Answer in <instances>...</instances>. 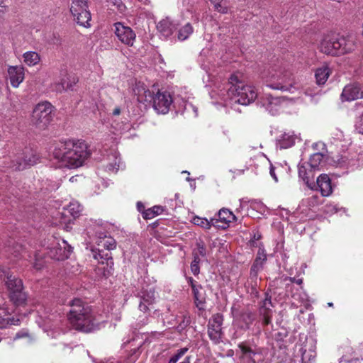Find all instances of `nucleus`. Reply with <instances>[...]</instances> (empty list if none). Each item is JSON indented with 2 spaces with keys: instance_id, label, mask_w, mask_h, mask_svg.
I'll return each instance as SVG.
<instances>
[{
  "instance_id": "obj_30",
  "label": "nucleus",
  "mask_w": 363,
  "mask_h": 363,
  "mask_svg": "<svg viewBox=\"0 0 363 363\" xmlns=\"http://www.w3.org/2000/svg\"><path fill=\"white\" fill-rule=\"evenodd\" d=\"M20 320L13 317H9V311L6 308L0 307V328H6L8 325H17L19 324Z\"/></svg>"
},
{
  "instance_id": "obj_62",
  "label": "nucleus",
  "mask_w": 363,
  "mask_h": 363,
  "mask_svg": "<svg viewBox=\"0 0 363 363\" xmlns=\"http://www.w3.org/2000/svg\"><path fill=\"white\" fill-rule=\"evenodd\" d=\"M121 112V110L119 107H116L113 111V116H119Z\"/></svg>"
},
{
  "instance_id": "obj_21",
  "label": "nucleus",
  "mask_w": 363,
  "mask_h": 363,
  "mask_svg": "<svg viewBox=\"0 0 363 363\" xmlns=\"http://www.w3.org/2000/svg\"><path fill=\"white\" fill-rule=\"evenodd\" d=\"M39 157L36 153L33 151H30L26 153V156L23 159H18L13 161L12 167L16 170H23L26 168L27 166H32L37 163Z\"/></svg>"
},
{
  "instance_id": "obj_5",
  "label": "nucleus",
  "mask_w": 363,
  "mask_h": 363,
  "mask_svg": "<svg viewBox=\"0 0 363 363\" xmlns=\"http://www.w3.org/2000/svg\"><path fill=\"white\" fill-rule=\"evenodd\" d=\"M86 231L89 238L97 245L98 247L108 251L116 248V240L108 235L102 220L91 219L87 224Z\"/></svg>"
},
{
  "instance_id": "obj_19",
  "label": "nucleus",
  "mask_w": 363,
  "mask_h": 363,
  "mask_svg": "<svg viewBox=\"0 0 363 363\" xmlns=\"http://www.w3.org/2000/svg\"><path fill=\"white\" fill-rule=\"evenodd\" d=\"M91 255L94 259H96L99 263L102 264H106L107 265V272L108 274L111 273L113 267V260L111 257V253L106 250L105 251L102 248H91Z\"/></svg>"
},
{
  "instance_id": "obj_46",
  "label": "nucleus",
  "mask_w": 363,
  "mask_h": 363,
  "mask_svg": "<svg viewBox=\"0 0 363 363\" xmlns=\"http://www.w3.org/2000/svg\"><path fill=\"white\" fill-rule=\"evenodd\" d=\"M262 314V323L263 325H268L271 323L272 311H260Z\"/></svg>"
},
{
  "instance_id": "obj_48",
  "label": "nucleus",
  "mask_w": 363,
  "mask_h": 363,
  "mask_svg": "<svg viewBox=\"0 0 363 363\" xmlns=\"http://www.w3.org/2000/svg\"><path fill=\"white\" fill-rule=\"evenodd\" d=\"M263 269L262 267L259 265L253 264L250 268V278L252 279H257L258 273Z\"/></svg>"
},
{
  "instance_id": "obj_43",
  "label": "nucleus",
  "mask_w": 363,
  "mask_h": 363,
  "mask_svg": "<svg viewBox=\"0 0 363 363\" xmlns=\"http://www.w3.org/2000/svg\"><path fill=\"white\" fill-rule=\"evenodd\" d=\"M272 306V303L271 296H269L268 293H266L265 298L263 301V303H262V308L260 309V311H271V309L269 308Z\"/></svg>"
},
{
  "instance_id": "obj_49",
  "label": "nucleus",
  "mask_w": 363,
  "mask_h": 363,
  "mask_svg": "<svg viewBox=\"0 0 363 363\" xmlns=\"http://www.w3.org/2000/svg\"><path fill=\"white\" fill-rule=\"evenodd\" d=\"M263 269L262 267L259 265L253 264L250 268V278L252 279H257L258 273Z\"/></svg>"
},
{
  "instance_id": "obj_64",
  "label": "nucleus",
  "mask_w": 363,
  "mask_h": 363,
  "mask_svg": "<svg viewBox=\"0 0 363 363\" xmlns=\"http://www.w3.org/2000/svg\"><path fill=\"white\" fill-rule=\"evenodd\" d=\"M243 207V199H240V206L239 208H238L235 211L236 213H239L240 211V210Z\"/></svg>"
},
{
  "instance_id": "obj_11",
  "label": "nucleus",
  "mask_w": 363,
  "mask_h": 363,
  "mask_svg": "<svg viewBox=\"0 0 363 363\" xmlns=\"http://www.w3.org/2000/svg\"><path fill=\"white\" fill-rule=\"evenodd\" d=\"M72 247L65 240H58L52 238L51 245L48 247V255L55 260H64L69 258Z\"/></svg>"
},
{
  "instance_id": "obj_12",
  "label": "nucleus",
  "mask_w": 363,
  "mask_h": 363,
  "mask_svg": "<svg viewBox=\"0 0 363 363\" xmlns=\"http://www.w3.org/2000/svg\"><path fill=\"white\" fill-rule=\"evenodd\" d=\"M223 316L220 313L213 315L208 323V335L210 340L215 344L222 342L223 330L222 325Z\"/></svg>"
},
{
  "instance_id": "obj_34",
  "label": "nucleus",
  "mask_w": 363,
  "mask_h": 363,
  "mask_svg": "<svg viewBox=\"0 0 363 363\" xmlns=\"http://www.w3.org/2000/svg\"><path fill=\"white\" fill-rule=\"evenodd\" d=\"M191 289L196 306L203 304L205 303V294L202 286L201 284L193 286Z\"/></svg>"
},
{
  "instance_id": "obj_24",
  "label": "nucleus",
  "mask_w": 363,
  "mask_h": 363,
  "mask_svg": "<svg viewBox=\"0 0 363 363\" xmlns=\"http://www.w3.org/2000/svg\"><path fill=\"white\" fill-rule=\"evenodd\" d=\"M119 153L113 149L110 150V152L106 155L107 164L106 169L108 172L116 173L122 165Z\"/></svg>"
},
{
  "instance_id": "obj_58",
  "label": "nucleus",
  "mask_w": 363,
  "mask_h": 363,
  "mask_svg": "<svg viewBox=\"0 0 363 363\" xmlns=\"http://www.w3.org/2000/svg\"><path fill=\"white\" fill-rule=\"evenodd\" d=\"M280 363H298L296 359H292L289 357H286L284 360L281 361Z\"/></svg>"
},
{
  "instance_id": "obj_38",
  "label": "nucleus",
  "mask_w": 363,
  "mask_h": 363,
  "mask_svg": "<svg viewBox=\"0 0 363 363\" xmlns=\"http://www.w3.org/2000/svg\"><path fill=\"white\" fill-rule=\"evenodd\" d=\"M266 261L267 254L265 252L264 247L262 245L261 247H259V250L256 258L254 260L253 264L259 265L263 267Z\"/></svg>"
},
{
  "instance_id": "obj_8",
  "label": "nucleus",
  "mask_w": 363,
  "mask_h": 363,
  "mask_svg": "<svg viewBox=\"0 0 363 363\" xmlns=\"http://www.w3.org/2000/svg\"><path fill=\"white\" fill-rule=\"evenodd\" d=\"M53 106L44 101L35 106L33 111L32 121L39 128H45L53 118Z\"/></svg>"
},
{
  "instance_id": "obj_31",
  "label": "nucleus",
  "mask_w": 363,
  "mask_h": 363,
  "mask_svg": "<svg viewBox=\"0 0 363 363\" xmlns=\"http://www.w3.org/2000/svg\"><path fill=\"white\" fill-rule=\"evenodd\" d=\"M323 159V152H315L311 156L309 162L307 164L313 171L320 170L324 165Z\"/></svg>"
},
{
  "instance_id": "obj_44",
  "label": "nucleus",
  "mask_w": 363,
  "mask_h": 363,
  "mask_svg": "<svg viewBox=\"0 0 363 363\" xmlns=\"http://www.w3.org/2000/svg\"><path fill=\"white\" fill-rule=\"evenodd\" d=\"M286 279H289L291 282L290 284H286V291L288 295L289 294V291L292 289L293 283H296L301 286L303 283L302 279H296L295 277H289Z\"/></svg>"
},
{
  "instance_id": "obj_13",
  "label": "nucleus",
  "mask_w": 363,
  "mask_h": 363,
  "mask_svg": "<svg viewBox=\"0 0 363 363\" xmlns=\"http://www.w3.org/2000/svg\"><path fill=\"white\" fill-rule=\"evenodd\" d=\"M299 352L301 356L302 363H312L316 357L315 340L312 337H305L304 341L300 339Z\"/></svg>"
},
{
  "instance_id": "obj_23",
  "label": "nucleus",
  "mask_w": 363,
  "mask_h": 363,
  "mask_svg": "<svg viewBox=\"0 0 363 363\" xmlns=\"http://www.w3.org/2000/svg\"><path fill=\"white\" fill-rule=\"evenodd\" d=\"M296 138L297 136L293 131L284 132L277 138L276 146L281 150L289 148L295 144Z\"/></svg>"
},
{
  "instance_id": "obj_29",
  "label": "nucleus",
  "mask_w": 363,
  "mask_h": 363,
  "mask_svg": "<svg viewBox=\"0 0 363 363\" xmlns=\"http://www.w3.org/2000/svg\"><path fill=\"white\" fill-rule=\"evenodd\" d=\"M218 221L219 220L225 225V226H223V228L228 226L230 223L235 222L238 220L237 216L228 208H223L218 211Z\"/></svg>"
},
{
  "instance_id": "obj_51",
  "label": "nucleus",
  "mask_w": 363,
  "mask_h": 363,
  "mask_svg": "<svg viewBox=\"0 0 363 363\" xmlns=\"http://www.w3.org/2000/svg\"><path fill=\"white\" fill-rule=\"evenodd\" d=\"M313 148L315 150H318V152H325V145L322 142H318L313 144Z\"/></svg>"
},
{
  "instance_id": "obj_16",
  "label": "nucleus",
  "mask_w": 363,
  "mask_h": 363,
  "mask_svg": "<svg viewBox=\"0 0 363 363\" xmlns=\"http://www.w3.org/2000/svg\"><path fill=\"white\" fill-rule=\"evenodd\" d=\"M138 296L140 298L139 309L146 313L149 311V306L155 302V289L153 287L147 289L143 287Z\"/></svg>"
},
{
  "instance_id": "obj_59",
  "label": "nucleus",
  "mask_w": 363,
  "mask_h": 363,
  "mask_svg": "<svg viewBox=\"0 0 363 363\" xmlns=\"http://www.w3.org/2000/svg\"><path fill=\"white\" fill-rule=\"evenodd\" d=\"M137 208H138V211H140L142 213L144 211H145L143 203L140 201H138L137 203Z\"/></svg>"
},
{
  "instance_id": "obj_45",
  "label": "nucleus",
  "mask_w": 363,
  "mask_h": 363,
  "mask_svg": "<svg viewBox=\"0 0 363 363\" xmlns=\"http://www.w3.org/2000/svg\"><path fill=\"white\" fill-rule=\"evenodd\" d=\"M191 323L190 317L186 315H182V320L180 321L179 325H177V329L179 331H182L184 330Z\"/></svg>"
},
{
  "instance_id": "obj_25",
  "label": "nucleus",
  "mask_w": 363,
  "mask_h": 363,
  "mask_svg": "<svg viewBox=\"0 0 363 363\" xmlns=\"http://www.w3.org/2000/svg\"><path fill=\"white\" fill-rule=\"evenodd\" d=\"M255 319V314L252 313L249 310L242 311L236 321L238 322V326L243 330H247L250 328L252 323Z\"/></svg>"
},
{
  "instance_id": "obj_52",
  "label": "nucleus",
  "mask_w": 363,
  "mask_h": 363,
  "mask_svg": "<svg viewBox=\"0 0 363 363\" xmlns=\"http://www.w3.org/2000/svg\"><path fill=\"white\" fill-rule=\"evenodd\" d=\"M184 110L186 111H190L191 110L194 112V116L196 117L198 116L197 108L190 103L185 102Z\"/></svg>"
},
{
  "instance_id": "obj_17",
  "label": "nucleus",
  "mask_w": 363,
  "mask_h": 363,
  "mask_svg": "<svg viewBox=\"0 0 363 363\" xmlns=\"http://www.w3.org/2000/svg\"><path fill=\"white\" fill-rule=\"evenodd\" d=\"M362 98H363V91L358 83L346 85L341 94L342 101H352Z\"/></svg>"
},
{
  "instance_id": "obj_63",
  "label": "nucleus",
  "mask_w": 363,
  "mask_h": 363,
  "mask_svg": "<svg viewBox=\"0 0 363 363\" xmlns=\"http://www.w3.org/2000/svg\"><path fill=\"white\" fill-rule=\"evenodd\" d=\"M21 246H19L17 250H13V252H12V254L14 255V257H17L19 255H20V250L19 249H21Z\"/></svg>"
},
{
  "instance_id": "obj_36",
  "label": "nucleus",
  "mask_w": 363,
  "mask_h": 363,
  "mask_svg": "<svg viewBox=\"0 0 363 363\" xmlns=\"http://www.w3.org/2000/svg\"><path fill=\"white\" fill-rule=\"evenodd\" d=\"M164 208L160 206H155L152 208H148L143 212V217L144 219H152L156 216H158L162 213Z\"/></svg>"
},
{
  "instance_id": "obj_3",
  "label": "nucleus",
  "mask_w": 363,
  "mask_h": 363,
  "mask_svg": "<svg viewBox=\"0 0 363 363\" xmlns=\"http://www.w3.org/2000/svg\"><path fill=\"white\" fill-rule=\"evenodd\" d=\"M354 47V40L352 36L333 34L322 40L320 49L326 55H340L352 51Z\"/></svg>"
},
{
  "instance_id": "obj_55",
  "label": "nucleus",
  "mask_w": 363,
  "mask_h": 363,
  "mask_svg": "<svg viewBox=\"0 0 363 363\" xmlns=\"http://www.w3.org/2000/svg\"><path fill=\"white\" fill-rule=\"evenodd\" d=\"M269 174L271 175V177L274 179V180L277 182H278V178L275 174V168L273 165L271 164L270 166V169H269Z\"/></svg>"
},
{
  "instance_id": "obj_37",
  "label": "nucleus",
  "mask_w": 363,
  "mask_h": 363,
  "mask_svg": "<svg viewBox=\"0 0 363 363\" xmlns=\"http://www.w3.org/2000/svg\"><path fill=\"white\" fill-rule=\"evenodd\" d=\"M239 347L243 354V356L240 358L239 363H250L252 355H255V353L250 347L246 345H240Z\"/></svg>"
},
{
  "instance_id": "obj_32",
  "label": "nucleus",
  "mask_w": 363,
  "mask_h": 363,
  "mask_svg": "<svg viewBox=\"0 0 363 363\" xmlns=\"http://www.w3.org/2000/svg\"><path fill=\"white\" fill-rule=\"evenodd\" d=\"M330 74V70L328 67L327 66H323L320 68H318L315 70V77L316 79V82L318 85H323L324 84L327 79H328V77Z\"/></svg>"
},
{
  "instance_id": "obj_47",
  "label": "nucleus",
  "mask_w": 363,
  "mask_h": 363,
  "mask_svg": "<svg viewBox=\"0 0 363 363\" xmlns=\"http://www.w3.org/2000/svg\"><path fill=\"white\" fill-rule=\"evenodd\" d=\"M189 350L188 347H182L178 350L171 357L178 362Z\"/></svg>"
},
{
  "instance_id": "obj_9",
  "label": "nucleus",
  "mask_w": 363,
  "mask_h": 363,
  "mask_svg": "<svg viewBox=\"0 0 363 363\" xmlns=\"http://www.w3.org/2000/svg\"><path fill=\"white\" fill-rule=\"evenodd\" d=\"M145 94V101H147V96L152 99V106L157 113L166 114L170 110L173 104V99L169 91H158L152 97L150 91H144Z\"/></svg>"
},
{
  "instance_id": "obj_27",
  "label": "nucleus",
  "mask_w": 363,
  "mask_h": 363,
  "mask_svg": "<svg viewBox=\"0 0 363 363\" xmlns=\"http://www.w3.org/2000/svg\"><path fill=\"white\" fill-rule=\"evenodd\" d=\"M298 177L311 189H313V183H311V178H313V170L309 167L307 163L299 164L298 166Z\"/></svg>"
},
{
  "instance_id": "obj_57",
  "label": "nucleus",
  "mask_w": 363,
  "mask_h": 363,
  "mask_svg": "<svg viewBox=\"0 0 363 363\" xmlns=\"http://www.w3.org/2000/svg\"><path fill=\"white\" fill-rule=\"evenodd\" d=\"M186 280L188 284L191 286V289L193 288V286H196L199 284L195 280H194L192 277H187Z\"/></svg>"
},
{
  "instance_id": "obj_60",
  "label": "nucleus",
  "mask_w": 363,
  "mask_h": 363,
  "mask_svg": "<svg viewBox=\"0 0 363 363\" xmlns=\"http://www.w3.org/2000/svg\"><path fill=\"white\" fill-rule=\"evenodd\" d=\"M261 234L259 232L255 233L251 241L254 242L256 240H259L261 238Z\"/></svg>"
},
{
  "instance_id": "obj_39",
  "label": "nucleus",
  "mask_w": 363,
  "mask_h": 363,
  "mask_svg": "<svg viewBox=\"0 0 363 363\" xmlns=\"http://www.w3.org/2000/svg\"><path fill=\"white\" fill-rule=\"evenodd\" d=\"M67 211L74 218L78 217L82 211V206L77 201L71 202L67 208Z\"/></svg>"
},
{
  "instance_id": "obj_18",
  "label": "nucleus",
  "mask_w": 363,
  "mask_h": 363,
  "mask_svg": "<svg viewBox=\"0 0 363 363\" xmlns=\"http://www.w3.org/2000/svg\"><path fill=\"white\" fill-rule=\"evenodd\" d=\"M160 35L165 39L170 38L174 40L176 30L178 28V23L169 18L162 20L157 26Z\"/></svg>"
},
{
  "instance_id": "obj_50",
  "label": "nucleus",
  "mask_w": 363,
  "mask_h": 363,
  "mask_svg": "<svg viewBox=\"0 0 363 363\" xmlns=\"http://www.w3.org/2000/svg\"><path fill=\"white\" fill-rule=\"evenodd\" d=\"M197 250L196 252L198 253L201 257H205L206 255V249L203 242H198L196 243Z\"/></svg>"
},
{
  "instance_id": "obj_10",
  "label": "nucleus",
  "mask_w": 363,
  "mask_h": 363,
  "mask_svg": "<svg viewBox=\"0 0 363 363\" xmlns=\"http://www.w3.org/2000/svg\"><path fill=\"white\" fill-rule=\"evenodd\" d=\"M86 0H72L70 11L76 22L84 27H89L91 13L88 11Z\"/></svg>"
},
{
  "instance_id": "obj_2",
  "label": "nucleus",
  "mask_w": 363,
  "mask_h": 363,
  "mask_svg": "<svg viewBox=\"0 0 363 363\" xmlns=\"http://www.w3.org/2000/svg\"><path fill=\"white\" fill-rule=\"evenodd\" d=\"M69 306L67 318L75 330L89 333L99 328L103 322L101 315L88 303L80 298H74L70 301Z\"/></svg>"
},
{
  "instance_id": "obj_40",
  "label": "nucleus",
  "mask_w": 363,
  "mask_h": 363,
  "mask_svg": "<svg viewBox=\"0 0 363 363\" xmlns=\"http://www.w3.org/2000/svg\"><path fill=\"white\" fill-rule=\"evenodd\" d=\"M214 5V8L216 11L222 13H226L228 12V4L226 0H210Z\"/></svg>"
},
{
  "instance_id": "obj_4",
  "label": "nucleus",
  "mask_w": 363,
  "mask_h": 363,
  "mask_svg": "<svg viewBox=\"0 0 363 363\" xmlns=\"http://www.w3.org/2000/svg\"><path fill=\"white\" fill-rule=\"evenodd\" d=\"M228 85V97L238 104L248 105L257 97L256 89L251 85L245 84L235 74L230 76Z\"/></svg>"
},
{
  "instance_id": "obj_1",
  "label": "nucleus",
  "mask_w": 363,
  "mask_h": 363,
  "mask_svg": "<svg viewBox=\"0 0 363 363\" xmlns=\"http://www.w3.org/2000/svg\"><path fill=\"white\" fill-rule=\"evenodd\" d=\"M52 154L60 163V167L74 169L83 164L90 155V151L84 140L68 139L58 143Z\"/></svg>"
},
{
  "instance_id": "obj_26",
  "label": "nucleus",
  "mask_w": 363,
  "mask_h": 363,
  "mask_svg": "<svg viewBox=\"0 0 363 363\" xmlns=\"http://www.w3.org/2000/svg\"><path fill=\"white\" fill-rule=\"evenodd\" d=\"M317 185L323 196H328L333 192L331 180L328 174H320L317 178Z\"/></svg>"
},
{
  "instance_id": "obj_33",
  "label": "nucleus",
  "mask_w": 363,
  "mask_h": 363,
  "mask_svg": "<svg viewBox=\"0 0 363 363\" xmlns=\"http://www.w3.org/2000/svg\"><path fill=\"white\" fill-rule=\"evenodd\" d=\"M192 223L194 225L200 226L204 229H210L212 225H218V220H216V218H212L208 220L206 218H201L199 216H194L192 218Z\"/></svg>"
},
{
  "instance_id": "obj_28",
  "label": "nucleus",
  "mask_w": 363,
  "mask_h": 363,
  "mask_svg": "<svg viewBox=\"0 0 363 363\" xmlns=\"http://www.w3.org/2000/svg\"><path fill=\"white\" fill-rule=\"evenodd\" d=\"M194 28L190 23H186L183 26L178 28L176 30L174 40L184 41L187 40L189 36L193 33Z\"/></svg>"
},
{
  "instance_id": "obj_6",
  "label": "nucleus",
  "mask_w": 363,
  "mask_h": 363,
  "mask_svg": "<svg viewBox=\"0 0 363 363\" xmlns=\"http://www.w3.org/2000/svg\"><path fill=\"white\" fill-rule=\"evenodd\" d=\"M0 278L5 281L10 300L16 306L25 304L27 296L23 291L22 280L11 274L9 269L6 267L0 268Z\"/></svg>"
},
{
  "instance_id": "obj_14",
  "label": "nucleus",
  "mask_w": 363,
  "mask_h": 363,
  "mask_svg": "<svg viewBox=\"0 0 363 363\" xmlns=\"http://www.w3.org/2000/svg\"><path fill=\"white\" fill-rule=\"evenodd\" d=\"M257 105L263 108L272 116L279 114L281 109V100L278 97H273L265 94L258 99Z\"/></svg>"
},
{
  "instance_id": "obj_22",
  "label": "nucleus",
  "mask_w": 363,
  "mask_h": 363,
  "mask_svg": "<svg viewBox=\"0 0 363 363\" xmlns=\"http://www.w3.org/2000/svg\"><path fill=\"white\" fill-rule=\"evenodd\" d=\"M9 78L13 87H18L24 79V68L21 66H9Z\"/></svg>"
},
{
  "instance_id": "obj_56",
  "label": "nucleus",
  "mask_w": 363,
  "mask_h": 363,
  "mask_svg": "<svg viewBox=\"0 0 363 363\" xmlns=\"http://www.w3.org/2000/svg\"><path fill=\"white\" fill-rule=\"evenodd\" d=\"M59 183L55 182L53 184H50L49 186L46 187V189L50 191H55L59 188Z\"/></svg>"
},
{
  "instance_id": "obj_41",
  "label": "nucleus",
  "mask_w": 363,
  "mask_h": 363,
  "mask_svg": "<svg viewBox=\"0 0 363 363\" xmlns=\"http://www.w3.org/2000/svg\"><path fill=\"white\" fill-rule=\"evenodd\" d=\"M145 341L146 340L140 341L137 344L136 347L131 350L132 353L128 358V363H134L136 361V359H138V357L140 354L139 350L142 347V345L145 343Z\"/></svg>"
},
{
  "instance_id": "obj_61",
  "label": "nucleus",
  "mask_w": 363,
  "mask_h": 363,
  "mask_svg": "<svg viewBox=\"0 0 363 363\" xmlns=\"http://www.w3.org/2000/svg\"><path fill=\"white\" fill-rule=\"evenodd\" d=\"M130 128V125L128 123H123L122 125L118 128L121 131H125Z\"/></svg>"
},
{
  "instance_id": "obj_7",
  "label": "nucleus",
  "mask_w": 363,
  "mask_h": 363,
  "mask_svg": "<svg viewBox=\"0 0 363 363\" xmlns=\"http://www.w3.org/2000/svg\"><path fill=\"white\" fill-rule=\"evenodd\" d=\"M284 69L277 67H271L267 74H264L262 77L265 79L267 86L282 91H291L293 88V79L290 72H285L279 81V77L283 73Z\"/></svg>"
},
{
  "instance_id": "obj_42",
  "label": "nucleus",
  "mask_w": 363,
  "mask_h": 363,
  "mask_svg": "<svg viewBox=\"0 0 363 363\" xmlns=\"http://www.w3.org/2000/svg\"><path fill=\"white\" fill-rule=\"evenodd\" d=\"M77 82H78V79L76 77L72 76L69 78V82H63L62 83V86L63 89L72 90L74 85L77 83Z\"/></svg>"
},
{
  "instance_id": "obj_15",
  "label": "nucleus",
  "mask_w": 363,
  "mask_h": 363,
  "mask_svg": "<svg viewBox=\"0 0 363 363\" xmlns=\"http://www.w3.org/2000/svg\"><path fill=\"white\" fill-rule=\"evenodd\" d=\"M115 33L118 40L123 43L133 46L135 40V33L128 26H125L123 23L118 22L114 24Z\"/></svg>"
},
{
  "instance_id": "obj_20",
  "label": "nucleus",
  "mask_w": 363,
  "mask_h": 363,
  "mask_svg": "<svg viewBox=\"0 0 363 363\" xmlns=\"http://www.w3.org/2000/svg\"><path fill=\"white\" fill-rule=\"evenodd\" d=\"M91 255L94 259H96L99 263L102 264H106L107 265V272L108 274L111 273L113 267V260L111 257V253L106 250L105 251L102 248H91Z\"/></svg>"
},
{
  "instance_id": "obj_35",
  "label": "nucleus",
  "mask_w": 363,
  "mask_h": 363,
  "mask_svg": "<svg viewBox=\"0 0 363 363\" xmlns=\"http://www.w3.org/2000/svg\"><path fill=\"white\" fill-rule=\"evenodd\" d=\"M23 61L28 66H34L40 61V56L36 52H26L23 54Z\"/></svg>"
},
{
  "instance_id": "obj_53",
  "label": "nucleus",
  "mask_w": 363,
  "mask_h": 363,
  "mask_svg": "<svg viewBox=\"0 0 363 363\" xmlns=\"http://www.w3.org/2000/svg\"><path fill=\"white\" fill-rule=\"evenodd\" d=\"M191 271L194 275L196 276L200 272V267L199 264L191 263Z\"/></svg>"
},
{
  "instance_id": "obj_54",
  "label": "nucleus",
  "mask_w": 363,
  "mask_h": 363,
  "mask_svg": "<svg viewBox=\"0 0 363 363\" xmlns=\"http://www.w3.org/2000/svg\"><path fill=\"white\" fill-rule=\"evenodd\" d=\"M193 257H194V259H193L191 263L196 264L199 265V263L201 262V258H200L201 256H199L198 255V253L196 252V250H194V252H193Z\"/></svg>"
}]
</instances>
